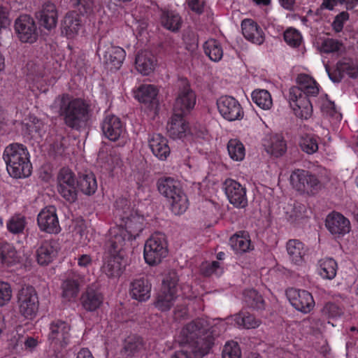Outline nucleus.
Listing matches in <instances>:
<instances>
[{
    "mask_svg": "<svg viewBox=\"0 0 358 358\" xmlns=\"http://www.w3.org/2000/svg\"><path fill=\"white\" fill-rule=\"evenodd\" d=\"M183 115L174 113L167 125L169 135L173 139H182L189 133V124Z\"/></svg>",
    "mask_w": 358,
    "mask_h": 358,
    "instance_id": "obj_28",
    "label": "nucleus"
},
{
    "mask_svg": "<svg viewBox=\"0 0 358 358\" xmlns=\"http://www.w3.org/2000/svg\"><path fill=\"white\" fill-rule=\"evenodd\" d=\"M326 227L332 234L345 235L350 230V221L339 213H332L326 219Z\"/></svg>",
    "mask_w": 358,
    "mask_h": 358,
    "instance_id": "obj_30",
    "label": "nucleus"
},
{
    "mask_svg": "<svg viewBox=\"0 0 358 358\" xmlns=\"http://www.w3.org/2000/svg\"><path fill=\"white\" fill-rule=\"evenodd\" d=\"M135 64L137 71L143 75H149L155 69L154 57L148 52H138Z\"/></svg>",
    "mask_w": 358,
    "mask_h": 358,
    "instance_id": "obj_39",
    "label": "nucleus"
},
{
    "mask_svg": "<svg viewBox=\"0 0 358 358\" xmlns=\"http://www.w3.org/2000/svg\"><path fill=\"white\" fill-rule=\"evenodd\" d=\"M234 320L235 323L239 327H243L245 329H255L258 327L261 321L257 319L253 315L241 311L239 313L234 316Z\"/></svg>",
    "mask_w": 358,
    "mask_h": 358,
    "instance_id": "obj_44",
    "label": "nucleus"
},
{
    "mask_svg": "<svg viewBox=\"0 0 358 358\" xmlns=\"http://www.w3.org/2000/svg\"><path fill=\"white\" fill-rule=\"evenodd\" d=\"M76 4L80 13L83 15L90 16L102 9L100 0H76Z\"/></svg>",
    "mask_w": 358,
    "mask_h": 358,
    "instance_id": "obj_42",
    "label": "nucleus"
},
{
    "mask_svg": "<svg viewBox=\"0 0 358 358\" xmlns=\"http://www.w3.org/2000/svg\"><path fill=\"white\" fill-rule=\"evenodd\" d=\"M39 301L36 289L32 286L24 287V318L32 320L38 313Z\"/></svg>",
    "mask_w": 358,
    "mask_h": 358,
    "instance_id": "obj_29",
    "label": "nucleus"
},
{
    "mask_svg": "<svg viewBox=\"0 0 358 358\" xmlns=\"http://www.w3.org/2000/svg\"><path fill=\"white\" fill-rule=\"evenodd\" d=\"M326 70L329 78L334 83H340L346 76L351 78H356L358 76V65L350 58L339 60L333 71L327 67Z\"/></svg>",
    "mask_w": 358,
    "mask_h": 358,
    "instance_id": "obj_16",
    "label": "nucleus"
},
{
    "mask_svg": "<svg viewBox=\"0 0 358 358\" xmlns=\"http://www.w3.org/2000/svg\"><path fill=\"white\" fill-rule=\"evenodd\" d=\"M243 301L245 304L252 309L262 310L264 308V300L256 289H245L243 292Z\"/></svg>",
    "mask_w": 358,
    "mask_h": 358,
    "instance_id": "obj_41",
    "label": "nucleus"
},
{
    "mask_svg": "<svg viewBox=\"0 0 358 358\" xmlns=\"http://www.w3.org/2000/svg\"><path fill=\"white\" fill-rule=\"evenodd\" d=\"M286 249L292 263L301 265L304 262L307 249L303 243L297 239H290L287 242Z\"/></svg>",
    "mask_w": 358,
    "mask_h": 358,
    "instance_id": "obj_32",
    "label": "nucleus"
},
{
    "mask_svg": "<svg viewBox=\"0 0 358 358\" xmlns=\"http://www.w3.org/2000/svg\"><path fill=\"white\" fill-rule=\"evenodd\" d=\"M350 15L347 11H342L338 13L335 17L332 22L333 29L336 33L342 31L344 24L349 20Z\"/></svg>",
    "mask_w": 358,
    "mask_h": 358,
    "instance_id": "obj_59",
    "label": "nucleus"
},
{
    "mask_svg": "<svg viewBox=\"0 0 358 358\" xmlns=\"http://www.w3.org/2000/svg\"><path fill=\"white\" fill-rule=\"evenodd\" d=\"M160 20L162 25L173 32L178 31L182 23L181 16L173 10H162Z\"/></svg>",
    "mask_w": 358,
    "mask_h": 358,
    "instance_id": "obj_36",
    "label": "nucleus"
},
{
    "mask_svg": "<svg viewBox=\"0 0 358 358\" xmlns=\"http://www.w3.org/2000/svg\"><path fill=\"white\" fill-rule=\"evenodd\" d=\"M76 183L74 173L69 168L63 167L57 176V186H64Z\"/></svg>",
    "mask_w": 358,
    "mask_h": 358,
    "instance_id": "obj_52",
    "label": "nucleus"
},
{
    "mask_svg": "<svg viewBox=\"0 0 358 358\" xmlns=\"http://www.w3.org/2000/svg\"><path fill=\"white\" fill-rule=\"evenodd\" d=\"M24 43H33L38 38L36 25L34 20L24 14Z\"/></svg>",
    "mask_w": 358,
    "mask_h": 358,
    "instance_id": "obj_46",
    "label": "nucleus"
},
{
    "mask_svg": "<svg viewBox=\"0 0 358 358\" xmlns=\"http://www.w3.org/2000/svg\"><path fill=\"white\" fill-rule=\"evenodd\" d=\"M12 291L8 283L0 282V306L6 305L11 299Z\"/></svg>",
    "mask_w": 358,
    "mask_h": 358,
    "instance_id": "obj_61",
    "label": "nucleus"
},
{
    "mask_svg": "<svg viewBox=\"0 0 358 358\" xmlns=\"http://www.w3.org/2000/svg\"><path fill=\"white\" fill-rule=\"evenodd\" d=\"M143 347V339L138 336H128L124 342L122 353L127 356H134Z\"/></svg>",
    "mask_w": 358,
    "mask_h": 358,
    "instance_id": "obj_45",
    "label": "nucleus"
},
{
    "mask_svg": "<svg viewBox=\"0 0 358 358\" xmlns=\"http://www.w3.org/2000/svg\"><path fill=\"white\" fill-rule=\"evenodd\" d=\"M78 187L85 195H93L97 189V181L92 172H86L79 175L77 181Z\"/></svg>",
    "mask_w": 358,
    "mask_h": 358,
    "instance_id": "obj_37",
    "label": "nucleus"
},
{
    "mask_svg": "<svg viewBox=\"0 0 358 358\" xmlns=\"http://www.w3.org/2000/svg\"><path fill=\"white\" fill-rule=\"evenodd\" d=\"M159 192L171 203V210L176 215L184 213L188 208V199L180 183L171 177L160 178L157 182Z\"/></svg>",
    "mask_w": 358,
    "mask_h": 358,
    "instance_id": "obj_4",
    "label": "nucleus"
},
{
    "mask_svg": "<svg viewBox=\"0 0 358 358\" xmlns=\"http://www.w3.org/2000/svg\"><path fill=\"white\" fill-rule=\"evenodd\" d=\"M196 103V93L188 81L185 80L183 86L179 89L174 106L175 112L186 115L194 109Z\"/></svg>",
    "mask_w": 358,
    "mask_h": 358,
    "instance_id": "obj_12",
    "label": "nucleus"
},
{
    "mask_svg": "<svg viewBox=\"0 0 358 358\" xmlns=\"http://www.w3.org/2000/svg\"><path fill=\"white\" fill-rule=\"evenodd\" d=\"M8 230L13 234H19L22 231V216L16 214L7 222Z\"/></svg>",
    "mask_w": 358,
    "mask_h": 358,
    "instance_id": "obj_56",
    "label": "nucleus"
},
{
    "mask_svg": "<svg viewBox=\"0 0 358 358\" xmlns=\"http://www.w3.org/2000/svg\"><path fill=\"white\" fill-rule=\"evenodd\" d=\"M56 208L49 206L43 208L38 215L37 222L39 229L48 234H58L60 230Z\"/></svg>",
    "mask_w": 358,
    "mask_h": 358,
    "instance_id": "obj_19",
    "label": "nucleus"
},
{
    "mask_svg": "<svg viewBox=\"0 0 358 358\" xmlns=\"http://www.w3.org/2000/svg\"><path fill=\"white\" fill-rule=\"evenodd\" d=\"M103 293L94 285L88 286L80 297L81 305L87 312L96 311L103 305Z\"/></svg>",
    "mask_w": 358,
    "mask_h": 358,
    "instance_id": "obj_20",
    "label": "nucleus"
},
{
    "mask_svg": "<svg viewBox=\"0 0 358 358\" xmlns=\"http://www.w3.org/2000/svg\"><path fill=\"white\" fill-rule=\"evenodd\" d=\"M343 313V309L338 304L334 302L327 303L322 308V314L329 318H337Z\"/></svg>",
    "mask_w": 358,
    "mask_h": 358,
    "instance_id": "obj_55",
    "label": "nucleus"
},
{
    "mask_svg": "<svg viewBox=\"0 0 358 358\" xmlns=\"http://www.w3.org/2000/svg\"><path fill=\"white\" fill-rule=\"evenodd\" d=\"M229 157H245V149L243 144L236 138L230 139L227 143Z\"/></svg>",
    "mask_w": 358,
    "mask_h": 358,
    "instance_id": "obj_53",
    "label": "nucleus"
},
{
    "mask_svg": "<svg viewBox=\"0 0 358 358\" xmlns=\"http://www.w3.org/2000/svg\"><path fill=\"white\" fill-rule=\"evenodd\" d=\"M229 245L236 255H243L255 249L250 235L247 231H238L229 238Z\"/></svg>",
    "mask_w": 358,
    "mask_h": 358,
    "instance_id": "obj_24",
    "label": "nucleus"
},
{
    "mask_svg": "<svg viewBox=\"0 0 358 358\" xmlns=\"http://www.w3.org/2000/svg\"><path fill=\"white\" fill-rule=\"evenodd\" d=\"M326 99L323 101L321 104V110L323 113H326L330 115H332L336 112V107L334 101H331L327 99V95H325Z\"/></svg>",
    "mask_w": 358,
    "mask_h": 358,
    "instance_id": "obj_64",
    "label": "nucleus"
},
{
    "mask_svg": "<svg viewBox=\"0 0 358 358\" xmlns=\"http://www.w3.org/2000/svg\"><path fill=\"white\" fill-rule=\"evenodd\" d=\"M41 26L48 30L55 28L57 23L58 13L56 6L51 2H45L41 9L36 13Z\"/></svg>",
    "mask_w": 358,
    "mask_h": 358,
    "instance_id": "obj_26",
    "label": "nucleus"
},
{
    "mask_svg": "<svg viewBox=\"0 0 358 358\" xmlns=\"http://www.w3.org/2000/svg\"><path fill=\"white\" fill-rule=\"evenodd\" d=\"M132 240L127 231L118 224L110 228L107 242L108 252L124 256V248L126 243Z\"/></svg>",
    "mask_w": 358,
    "mask_h": 358,
    "instance_id": "obj_15",
    "label": "nucleus"
},
{
    "mask_svg": "<svg viewBox=\"0 0 358 358\" xmlns=\"http://www.w3.org/2000/svg\"><path fill=\"white\" fill-rule=\"evenodd\" d=\"M26 129L31 138L41 137L44 130V124L39 120H36L31 124H26Z\"/></svg>",
    "mask_w": 358,
    "mask_h": 358,
    "instance_id": "obj_57",
    "label": "nucleus"
},
{
    "mask_svg": "<svg viewBox=\"0 0 358 358\" xmlns=\"http://www.w3.org/2000/svg\"><path fill=\"white\" fill-rule=\"evenodd\" d=\"M208 318L199 317L183 327L180 331L182 341L189 344L194 358L208 355L215 340L225 331L224 324H213Z\"/></svg>",
    "mask_w": 358,
    "mask_h": 358,
    "instance_id": "obj_1",
    "label": "nucleus"
},
{
    "mask_svg": "<svg viewBox=\"0 0 358 358\" xmlns=\"http://www.w3.org/2000/svg\"><path fill=\"white\" fill-rule=\"evenodd\" d=\"M134 98L150 110H156L159 106V90L153 85L142 84L134 92Z\"/></svg>",
    "mask_w": 358,
    "mask_h": 358,
    "instance_id": "obj_18",
    "label": "nucleus"
},
{
    "mask_svg": "<svg viewBox=\"0 0 358 358\" xmlns=\"http://www.w3.org/2000/svg\"><path fill=\"white\" fill-rule=\"evenodd\" d=\"M299 146L301 150L308 155H313L318 150L317 137L306 135L301 138Z\"/></svg>",
    "mask_w": 358,
    "mask_h": 358,
    "instance_id": "obj_47",
    "label": "nucleus"
},
{
    "mask_svg": "<svg viewBox=\"0 0 358 358\" xmlns=\"http://www.w3.org/2000/svg\"><path fill=\"white\" fill-rule=\"evenodd\" d=\"M188 9L199 16L201 15L206 9V0H186Z\"/></svg>",
    "mask_w": 358,
    "mask_h": 358,
    "instance_id": "obj_58",
    "label": "nucleus"
},
{
    "mask_svg": "<svg viewBox=\"0 0 358 358\" xmlns=\"http://www.w3.org/2000/svg\"><path fill=\"white\" fill-rule=\"evenodd\" d=\"M70 330L71 326L66 321L55 320L50 323L48 341L56 357H59L62 350L69 345L71 337Z\"/></svg>",
    "mask_w": 358,
    "mask_h": 358,
    "instance_id": "obj_8",
    "label": "nucleus"
},
{
    "mask_svg": "<svg viewBox=\"0 0 358 358\" xmlns=\"http://www.w3.org/2000/svg\"><path fill=\"white\" fill-rule=\"evenodd\" d=\"M20 257L15 248L7 242H0V265L10 267L20 262Z\"/></svg>",
    "mask_w": 358,
    "mask_h": 358,
    "instance_id": "obj_34",
    "label": "nucleus"
},
{
    "mask_svg": "<svg viewBox=\"0 0 358 358\" xmlns=\"http://www.w3.org/2000/svg\"><path fill=\"white\" fill-rule=\"evenodd\" d=\"M57 100L59 113L68 127L78 129L89 120L92 110L88 101L67 93L59 95Z\"/></svg>",
    "mask_w": 358,
    "mask_h": 358,
    "instance_id": "obj_3",
    "label": "nucleus"
},
{
    "mask_svg": "<svg viewBox=\"0 0 358 358\" xmlns=\"http://www.w3.org/2000/svg\"><path fill=\"white\" fill-rule=\"evenodd\" d=\"M21 150H22L21 144L12 143L6 148L3 157H15L20 154L19 151Z\"/></svg>",
    "mask_w": 358,
    "mask_h": 358,
    "instance_id": "obj_63",
    "label": "nucleus"
},
{
    "mask_svg": "<svg viewBox=\"0 0 358 358\" xmlns=\"http://www.w3.org/2000/svg\"><path fill=\"white\" fill-rule=\"evenodd\" d=\"M151 287L152 285L147 278L136 279L130 284V296L138 301H145L150 297Z\"/></svg>",
    "mask_w": 358,
    "mask_h": 358,
    "instance_id": "obj_31",
    "label": "nucleus"
},
{
    "mask_svg": "<svg viewBox=\"0 0 358 358\" xmlns=\"http://www.w3.org/2000/svg\"><path fill=\"white\" fill-rule=\"evenodd\" d=\"M252 101L260 108L268 110L273 106L271 95L266 90H255L251 94Z\"/></svg>",
    "mask_w": 358,
    "mask_h": 358,
    "instance_id": "obj_43",
    "label": "nucleus"
},
{
    "mask_svg": "<svg viewBox=\"0 0 358 358\" xmlns=\"http://www.w3.org/2000/svg\"><path fill=\"white\" fill-rule=\"evenodd\" d=\"M59 249V243L56 240L43 241L36 250L38 263L42 266L49 264L57 257Z\"/></svg>",
    "mask_w": 358,
    "mask_h": 358,
    "instance_id": "obj_22",
    "label": "nucleus"
},
{
    "mask_svg": "<svg viewBox=\"0 0 358 358\" xmlns=\"http://www.w3.org/2000/svg\"><path fill=\"white\" fill-rule=\"evenodd\" d=\"M22 158H7L6 160V169L10 176L20 178L22 173Z\"/></svg>",
    "mask_w": 358,
    "mask_h": 358,
    "instance_id": "obj_50",
    "label": "nucleus"
},
{
    "mask_svg": "<svg viewBox=\"0 0 358 358\" xmlns=\"http://www.w3.org/2000/svg\"><path fill=\"white\" fill-rule=\"evenodd\" d=\"M297 86L289 89V101L296 117L307 120L313 113L311 99L319 94L320 85L309 75L301 73L296 78Z\"/></svg>",
    "mask_w": 358,
    "mask_h": 358,
    "instance_id": "obj_2",
    "label": "nucleus"
},
{
    "mask_svg": "<svg viewBox=\"0 0 358 358\" xmlns=\"http://www.w3.org/2000/svg\"><path fill=\"white\" fill-rule=\"evenodd\" d=\"M149 146L155 157H168L170 148L166 138L160 134H156L149 141Z\"/></svg>",
    "mask_w": 358,
    "mask_h": 358,
    "instance_id": "obj_40",
    "label": "nucleus"
},
{
    "mask_svg": "<svg viewBox=\"0 0 358 358\" xmlns=\"http://www.w3.org/2000/svg\"><path fill=\"white\" fill-rule=\"evenodd\" d=\"M97 52L102 54L106 64L116 70L120 69L126 57V52L122 48L114 45L104 37L99 40Z\"/></svg>",
    "mask_w": 358,
    "mask_h": 358,
    "instance_id": "obj_10",
    "label": "nucleus"
},
{
    "mask_svg": "<svg viewBox=\"0 0 358 358\" xmlns=\"http://www.w3.org/2000/svg\"><path fill=\"white\" fill-rule=\"evenodd\" d=\"M124 256L109 253L104 258L101 271L108 278L117 277L121 274L122 261Z\"/></svg>",
    "mask_w": 358,
    "mask_h": 358,
    "instance_id": "obj_33",
    "label": "nucleus"
},
{
    "mask_svg": "<svg viewBox=\"0 0 358 358\" xmlns=\"http://www.w3.org/2000/svg\"><path fill=\"white\" fill-rule=\"evenodd\" d=\"M51 157H66L65 148L61 142L54 143L50 148Z\"/></svg>",
    "mask_w": 358,
    "mask_h": 358,
    "instance_id": "obj_62",
    "label": "nucleus"
},
{
    "mask_svg": "<svg viewBox=\"0 0 358 358\" xmlns=\"http://www.w3.org/2000/svg\"><path fill=\"white\" fill-rule=\"evenodd\" d=\"M83 26L80 14L75 10L68 12L61 24V31L67 38L76 36Z\"/></svg>",
    "mask_w": 358,
    "mask_h": 358,
    "instance_id": "obj_23",
    "label": "nucleus"
},
{
    "mask_svg": "<svg viewBox=\"0 0 358 358\" xmlns=\"http://www.w3.org/2000/svg\"><path fill=\"white\" fill-rule=\"evenodd\" d=\"M201 273L206 277L210 276L213 274L220 275L222 273V269L218 262L213 261L212 262L203 263L201 266Z\"/></svg>",
    "mask_w": 358,
    "mask_h": 358,
    "instance_id": "obj_54",
    "label": "nucleus"
},
{
    "mask_svg": "<svg viewBox=\"0 0 358 358\" xmlns=\"http://www.w3.org/2000/svg\"><path fill=\"white\" fill-rule=\"evenodd\" d=\"M262 146L271 157H282L287 151V143L279 134L266 135L262 140Z\"/></svg>",
    "mask_w": 358,
    "mask_h": 358,
    "instance_id": "obj_21",
    "label": "nucleus"
},
{
    "mask_svg": "<svg viewBox=\"0 0 358 358\" xmlns=\"http://www.w3.org/2000/svg\"><path fill=\"white\" fill-rule=\"evenodd\" d=\"M283 38L286 43L292 48H299L303 40L301 32L292 27L286 29Z\"/></svg>",
    "mask_w": 358,
    "mask_h": 358,
    "instance_id": "obj_48",
    "label": "nucleus"
},
{
    "mask_svg": "<svg viewBox=\"0 0 358 358\" xmlns=\"http://www.w3.org/2000/svg\"><path fill=\"white\" fill-rule=\"evenodd\" d=\"M179 278L176 272H169L163 279L161 292L155 306L162 311L169 310L177 297Z\"/></svg>",
    "mask_w": 358,
    "mask_h": 358,
    "instance_id": "obj_9",
    "label": "nucleus"
},
{
    "mask_svg": "<svg viewBox=\"0 0 358 358\" xmlns=\"http://www.w3.org/2000/svg\"><path fill=\"white\" fill-rule=\"evenodd\" d=\"M241 29L243 36L248 41L259 45L264 42V33L255 20L244 19L241 22Z\"/></svg>",
    "mask_w": 358,
    "mask_h": 358,
    "instance_id": "obj_25",
    "label": "nucleus"
},
{
    "mask_svg": "<svg viewBox=\"0 0 358 358\" xmlns=\"http://www.w3.org/2000/svg\"><path fill=\"white\" fill-rule=\"evenodd\" d=\"M115 214L119 217L118 225L127 230L133 240L143 231L144 217L130 209L127 199L120 198L115 201Z\"/></svg>",
    "mask_w": 358,
    "mask_h": 358,
    "instance_id": "obj_5",
    "label": "nucleus"
},
{
    "mask_svg": "<svg viewBox=\"0 0 358 358\" xmlns=\"http://www.w3.org/2000/svg\"><path fill=\"white\" fill-rule=\"evenodd\" d=\"M59 195L68 203H72L77 200L78 191L76 183L64 186H57Z\"/></svg>",
    "mask_w": 358,
    "mask_h": 358,
    "instance_id": "obj_49",
    "label": "nucleus"
},
{
    "mask_svg": "<svg viewBox=\"0 0 358 358\" xmlns=\"http://www.w3.org/2000/svg\"><path fill=\"white\" fill-rule=\"evenodd\" d=\"M338 264L331 257H325L318 261L317 272L324 280H333L337 273Z\"/></svg>",
    "mask_w": 358,
    "mask_h": 358,
    "instance_id": "obj_35",
    "label": "nucleus"
},
{
    "mask_svg": "<svg viewBox=\"0 0 358 358\" xmlns=\"http://www.w3.org/2000/svg\"><path fill=\"white\" fill-rule=\"evenodd\" d=\"M286 295L292 306L303 313H310L315 306L312 294L306 290L289 288L287 289Z\"/></svg>",
    "mask_w": 358,
    "mask_h": 358,
    "instance_id": "obj_14",
    "label": "nucleus"
},
{
    "mask_svg": "<svg viewBox=\"0 0 358 358\" xmlns=\"http://www.w3.org/2000/svg\"><path fill=\"white\" fill-rule=\"evenodd\" d=\"M103 135L112 141L123 138L126 134V128L121 120L114 115H106L101 125Z\"/></svg>",
    "mask_w": 358,
    "mask_h": 358,
    "instance_id": "obj_17",
    "label": "nucleus"
},
{
    "mask_svg": "<svg viewBox=\"0 0 358 358\" xmlns=\"http://www.w3.org/2000/svg\"><path fill=\"white\" fill-rule=\"evenodd\" d=\"M217 106L221 116L230 122L241 120L243 109L237 99L231 96H222L217 100Z\"/></svg>",
    "mask_w": 358,
    "mask_h": 358,
    "instance_id": "obj_11",
    "label": "nucleus"
},
{
    "mask_svg": "<svg viewBox=\"0 0 358 358\" xmlns=\"http://www.w3.org/2000/svg\"><path fill=\"white\" fill-rule=\"evenodd\" d=\"M292 187L301 194L314 195L322 188V182L317 176L303 169H295L290 176Z\"/></svg>",
    "mask_w": 358,
    "mask_h": 358,
    "instance_id": "obj_7",
    "label": "nucleus"
},
{
    "mask_svg": "<svg viewBox=\"0 0 358 358\" xmlns=\"http://www.w3.org/2000/svg\"><path fill=\"white\" fill-rule=\"evenodd\" d=\"M222 358H241V350L237 342L230 341L224 345L222 352Z\"/></svg>",
    "mask_w": 358,
    "mask_h": 358,
    "instance_id": "obj_51",
    "label": "nucleus"
},
{
    "mask_svg": "<svg viewBox=\"0 0 358 358\" xmlns=\"http://www.w3.org/2000/svg\"><path fill=\"white\" fill-rule=\"evenodd\" d=\"M222 189L229 201L236 208L248 205L246 189L235 180L227 178L222 184Z\"/></svg>",
    "mask_w": 358,
    "mask_h": 358,
    "instance_id": "obj_13",
    "label": "nucleus"
},
{
    "mask_svg": "<svg viewBox=\"0 0 358 358\" xmlns=\"http://www.w3.org/2000/svg\"><path fill=\"white\" fill-rule=\"evenodd\" d=\"M341 43L336 39L327 38L321 45V50L324 53L335 52L340 50Z\"/></svg>",
    "mask_w": 358,
    "mask_h": 358,
    "instance_id": "obj_60",
    "label": "nucleus"
},
{
    "mask_svg": "<svg viewBox=\"0 0 358 358\" xmlns=\"http://www.w3.org/2000/svg\"><path fill=\"white\" fill-rule=\"evenodd\" d=\"M203 48L205 55L211 61L218 62L222 59L223 48L219 41L210 38L203 43Z\"/></svg>",
    "mask_w": 358,
    "mask_h": 358,
    "instance_id": "obj_38",
    "label": "nucleus"
},
{
    "mask_svg": "<svg viewBox=\"0 0 358 358\" xmlns=\"http://www.w3.org/2000/svg\"><path fill=\"white\" fill-rule=\"evenodd\" d=\"M169 253L166 235L155 232L148 238L144 245L143 257L145 263L150 266L157 265L166 257Z\"/></svg>",
    "mask_w": 358,
    "mask_h": 358,
    "instance_id": "obj_6",
    "label": "nucleus"
},
{
    "mask_svg": "<svg viewBox=\"0 0 358 358\" xmlns=\"http://www.w3.org/2000/svg\"><path fill=\"white\" fill-rule=\"evenodd\" d=\"M81 280L82 275L80 273L71 271L62 283V297L67 301L76 299L80 290Z\"/></svg>",
    "mask_w": 358,
    "mask_h": 358,
    "instance_id": "obj_27",
    "label": "nucleus"
}]
</instances>
